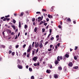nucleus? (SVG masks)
<instances>
[{
	"instance_id": "f257e3e1",
	"label": "nucleus",
	"mask_w": 79,
	"mask_h": 79,
	"mask_svg": "<svg viewBox=\"0 0 79 79\" xmlns=\"http://www.w3.org/2000/svg\"><path fill=\"white\" fill-rule=\"evenodd\" d=\"M59 61H60V56H58L57 57V60H55L54 63L55 64H58L59 63Z\"/></svg>"
},
{
	"instance_id": "f03ea898",
	"label": "nucleus",
	"mask_w": 79,
	"mask_h": 79,
	"mask_svg": "<svg viewBox=\"0 0 79 79\" xmlns=\"http://www.w3.org/2000/svg\"><path fill=\"white\" fill-rule=\"evenodd\" d=\"M35 48H37L38 47H39V44H38V42L36 43V42L35 43Z\"/></svg>"
},
{
	"instance_id": "7ed1b4c3",
	"label": "nucleus",
	"mask_w": 79,
	"mask_h": 79,
	"mask_svg": "<svg viewBox=\"0 0 79 79\" xmlns=\"http://www.w3.org/2000/svg\"><path fill=\"white\" fill-rule=\"evenodd\" d=\"M38 22H40V21H42V17H39L38 18Z\"/></svg>"
},
{
	"instance_id": "20e7f679",
	"label": "nucleus",
	"mask_w": 79,
	"mask_h": 79,
	"mask_svg": "<svg viewBox=\"0 0 79 79\" xmlns=\"http://www.w3.org/2000/svg\"><path fill=\"white\" fill-rule=\"evenodd\" d=\"M17 66H18V68L19 69H22V68H23V66L20 65L19 64Z\"/></svg>"
},
{
	"instance_id": "39448f33",
	"label": "nucleus",
	"mask_w": 79,
	"mask_h": 79,
	"mask_svg": "<svg viewBox=\"0 0 79 79\" xmlns=\"http://www.w3.org/2000/svg\"><path fill=\"white\" fill-rule=\"evenodd\" d=\"M43 47V44H42V43H40V44L39 47L40 48H42Z\"/></svg>"
},
{
	"instance_id": "423d86ee",
	"label": "nucleus",
	"mask_w": 79,
	"mask_h": 79,
	"mask_svg": "<svg viewBox=\"0 0 79 79\" xmlns=\"http://www.w3.org/2000/svg\"><path fill=\"white\" fill-rule=\"evenodd\" d=\"M68 66H70V67H71V66H73V63L72 62H70L69 63Z\"/></svg>"
},
{
	"instance_id": "0eeeda50",
	"label": "nucleus",
	"mask_w": 79,
	"mask_h": 79,
	"mask_svg": "<svg viewBox=\"0 0 79 79\" xmlns=\"http://www.w3.org/2000/svg\"><path fill=\"white\" fill-rule=\"evenodd\" d=\"M37 57L35 56L33 58L32 60H33V61H35L36 60H37Z\"/></svg>"
},
{
	"instance_id": "6e6552de",
	"label": "nucleus",
	"mask_w": 79,
	"mask_h": 79,
	"mask_svg": "<svg viewBox=\"0 0 79 79\" xmlns=\"http://www.w3.org/2000/svg\"><path fill=\"white\" fill-rule=\"evenodd\" d=\"M51 72V71L49 69H48L46 71V73H48V74H50Z\"/></svg>"
},
{
	"instance_id": "1a4fd4ad",
	"label": "nucleus",
	"mask_w": 79,
	"mask_h": 79,
	"mask_svg": "<svg viewBox=\"0 0 79 79\" xmlns=\"http://www.w3.org/2000/svg\"><path fill=\"white\" fill-rule=\"evenodd\" d=\"M19 28H21V22H19Z\"/></svg>"
},
{
	"instance_id": "9d476101",
	"label": "nucleus",
	"mask_w": 79,
	"mask_h": 79,
	"mask_svg": "<svg viewBox=\"0 0 79 79\" xmlns=\"http://www.w3.org/2000/svg\"><path fill=\"white\" fill-rule=\"evenodd\" d=\"M27 58H29V57H30V54H29V53H27Z\"/></svg>"
},
{
	"instance_id": "9b49d317",
	"label": "nucleus",
	"mask_w": 79,
	"mask_h": 79,
	"mask_svg": "<svg viewBox=\"0 0 79 79\" xmlns=\"http://www.w3.org/2000/svg\"><path fill=\"white\" fill-rule=\"evenodd\" d=\"M65 56L66 58H69V55L68 54H66L65 55Z\"/></svg>"
},
{
	"instance_id": "f8f14e48",
	"label": "nucleus",
	"mask_w": 79,
	"mask_h": 79,
	"mask_svg": "<svg viewBox=\"0 0 79 79\" xmlns=\"http://www.w3.org/2000/svg\"><path fill=\"white\" fill-rule=\"evenodd\" d=\"M67 21H69V22H71V19L69 18L67 19Z\"/></svg>"
},
{
	"instance_id": "ddd939ff",
	"label": "nucleus",
	"mask_w": 79,
	"mask_h": 79,
	"mask_svg": "<svg viewBox=\"0 0 79 79\" xmlns=\"http://www.w3.org/2000/svg\"><path fill=\"white\" fill-rule=\"evenodd\" d=\"M37 31V27H35L34 29V32H36V31Z\"/></svg>"
},
{
	"instance_id": "4468645a",
	"label": "nucleus",
	"mask_w": 79,
	"mask_h": 79,
	"mask_svg": "<svg viewBox=\"0 0 79 79\" xmlns=\"http://www.w3.org/2000/svg\"><path fill=\"white\" fill-rule=\"evenodd\" d=\"M11 26L14 29V30L16 29V27H15V26L14 25H12Z\"/></svg>"
},
{
	"instance_id": "2eb2a0df",
	"label": "nucleus",
	"mask_w": 79,
	"mask_h": 79,
	"mask_svg": "<svg viewBox=\"0 0 79 79\" xmlns=\"http://www.w3.org/2000/svg\"><path fill=\"white\" fill-rule=\"evenodd\" d=\"M31 50V49H30V48H29L28 49V50H27V52H30V51Z\"/></svg>"
},
{
	"instance_id": "dca6fc26",
	"label": "nucleus",
	"mask_w": 79,
	"mask_h": 79,
	"mask_svg": "<svg viewBox=\"0 0 79 79\" xmlns=\"http://www.w3.org/2000/svg\"><path fill=\"white\" fill-rule=\"evenodd\" d=\"M7 32H9V33H10V34L11 33V30H10L9 29H7Z\"/></svg>"
},
{
	"instance_id": "f3484780",
	"label": "nucleus",
	"mask_w": 79,
	"mask_h": 79,
	"mask_svg": "<svg viewBox=\"0 0 79 79\" xmlns=\"http://www.w3.org/2000/svg\"><path fill=\"white\" fill-rule=\"evenodd\" d=\"M59 70H60L61 71V70H62V68H61V67H58Z\"/></svg>"
},
{
	"instance_id": "a211bd4d",
	"label": "nucleus",
	"mask_w": 79,
	"mask_h": 79,
	"mask_svg": "<svg viewBox=\"0 0 79 79\" xmlns=\"http://www.w3.org/2000/svg\"><path fill=\"white\" fill-rule=\"evenodd\" d=\"M78 66H76V67H73L74 69H78Z\"/></svg>"
},
{
	"instance_id": "6ab92c4d",
	"label": "nucleus",
	"mask_w": 79,
	"mask_h": 79,
	"mask_svg": "<svg viewBox=\"0 0 79 79\" xmlns=\"http://www.w3.org/2000/svg\"><path fill=\"white\" fill-rule=\"evenodd\" d=\"M26 52H24V53H23V55H22V56H24H24H26Z\"/></svg>"
},
{
	"instance_id": "aec40b11",
	"label": "nucleus",
	"mask_w": 79,
	"mask_h": 79,
	"mask_svg": "<svg viewBox=\"0 0 79 79\" xmlns=\"http://www.w3.org/2000/svg\"><path fill=\"white\" fill-rule=\"evenodd\" d=\"M54 78H58V75H54Z\"/></svg>"
},
{
	"instance_id": "412c9836",
	"label": "nucleus",
	"mask_w": 79,
	"mask_h": 79,
	"mask_svg": "<svg viewBox=\"0 0 79 79\" xmlns=\"http://www.w3.org/2000/svg\"><path fill=\"white\" fill-rule=\"evenodd\" d=\"M54 8H55V6H52L51 7V9H52V11H53V10H54Z\"/></svg>"
},
{
	"instance_id": "4be33fe9",
	"label": "nucleus",
	"mask_w": 79,
	"mask_h": 79,
	"mask_svg": "<svg viewBox=\"0 0 79 79\" xmlns=\"http://www.w3.org/2000/svg\"><path fill=\"white\" fill-rule=\"evenodd\" d=\"M23 15H24V12H21V15H20V16H23Z\"/></svg>"
},
{
	"instance_id": "5701e85b",
	"label": "nucleus",
	"mask_w": 79,
	"mask_h": 79,
	"mask_svg": "<svg viewBox=\"0 0 79 79\" xmlns=\"http://www.w3.org/2000/svg\"><path fill=\"white\" fill-rule=\"evenodd\" d=\"M29 71H32V68H29Z\"/></svg>"
},
{
	"instance_id": "b1692460",
	"label": "nucleus",
	"mask_w": 79,
	"mask_h": 79,
	"mask_svg": "<svg viewBox=\"0 0 79 79\" xmlns=\"http://www.w3.org/2000/svg\"><path fill=\"white\" fill-rule=\"evenodd\" d=\"M27 25H25L24 26L25 29H27Z\"/></svg>"
},
{
	"instance_id": "393cba45",
	"label": "nucleus",
	"mask_w": 79,
	"mask_h": 79,
	"mask_svg": "<svg viewBox=\"0 0 79 79\" xmlns=\"http://www.w3.org/2000/svg\"><path fill=\"white\" fill-rule=\"evenodd\" d=\"M43 23H44V22H43V21H41L40 23V25H41V24H43Z\"/></svg>"
},
{
	"instance_id": "a878e982",
	"label": "nucleus",
	"mask_w": 79,
	"mask_h": 79,
	"mask_svg": "<svg viewBox=\"0 0 79 79\" xmlns=\"http://www.w3.org/2000/svg\"><path fill=\"white\" fill-rule=\"evenodd\" d=\"M35 44V42H33L32 44V47H34V45Z\"/></svg>"
},
{
	"instance_id": "bb28decb",
	"label": "nucleus",
	"mask_w": 79,
	"mask_h": 79,
	"mask_svg": "<svg viewBox=\"0 0 79 79\" xmlns=\"http://www.w3.org/2000/svg\"><path fill=\"white\" fill-rule=\"evenodd\" d=\"M42 30L43 32H44L45 31V28H43Z\"/></svg>"
},
{
	"instance_id": "cd10ccee",
	"label": "nucleus",
	"mask_w": 79,
	"mask_h": 79,
	"mask_svg": "<svg viewBox=\"0 0 79 79\" xmlns=\"http://www.w3.org/2000/svg\"><path fill=\"white\" fill-rule=\"evenodd\" d=\"M31 79H34V76H32L31 77Z\"/></svg>"
},
{
	"instance_id": "c85d7f7f",
	"label": "nucleus",
	"mask_w": 79,
	"mask_h": 79,
	"mask_svg": "<svg viewBox=\"0 0 79 79\" xmlns=\"http://www.w3.org/2000/svg\"><path fill=\"white\" fill-rule=\"evenodd\" d=\"M11 34L12 35H15V32H12V33H11Z\"/></svg>"
},
{
	"instance_id": "c756f323",
	"label": "nucleus",
	"mask_w": 79,
	"mask_h": 79,
	"mask_svg": "<svg viewBox=\"0 0 79 79\" xmlns=\"http://www.w3.org/2000/svg\"><path fill=\"white\" fill-rule=\"evenodd\" d=\"M59 59L60 60H63V58H62V56H60V57Z\"/></svg>"
},
{
	"instance_id": "7c9ffc66",
	"label": "nucleus",
	"mask_w": 79,
	"mask_h": 79,
	"mask_svg": "<svg viewBox=\"0 0 79 79\" xmlns=\"http://www.w3.org/2000/svg\"><path fill=\"white\" fill-rule=\"evenodd\" d=\"M35 53V52H34V50H33L32 53V55H34Z\"/></svg>"
},
{
	"instance_id": "2f4dec72",
	"label": "nucleus",
	"mask_w": 79,
	"mask_h": 79,
	"mask_svg": "<svg viewBox=\"0 0 79 79\" xmlns=\"http://www.w3.org/2000/svg\"><path fill=\"white\" fill-rule=\"evenodd\" d=\"M8 53H9V54H10V53H12V51H11V50H10L9 51Z\"/></svg>"
},
{
	"instance_id": "473e14b6",
	"label": "nucleus",
	"mask_w": 79,
	"mask_h": 79,
	"mask_svg": "<svg viewBox=\"0 0 79 79\" xmlns=\"http://www.w3.org/2000/svg\"><path fill=\"white\" fill-rule=\"evenodd\" d=\"M35 20V18H33L32 19V21L33 22H34V21Z\"/></svg>"
},
{
	"instance_id": "72a5a7b5",
	"label": "nucleus",
	"mask_w": 79,
	"mask_h": 79,
	"mask_svg": "<svg viewBox=\"0 0 79 79\" xmlns=\"http://www.w3.org/2000/svg\"><path fill=\"white\" fill-rule=\"evenodd\" d=\"M12 56H14V55H15V52H13L12 53Z\"/></svg>"
},
{
	"instance_id": "f704fd0d",
	"label": "nucleus",
	"mask_w": 79,
	"mask_h": 79,
	"mask_svg": "<svg viewBox=\"0 0 79 79\" xmlns=\"http://www.w3.org/2000/svg\"><path fill=\"white\" fill-rule=\"evenodd\" d=\"M10 15H8L7 16H5V18H9V17H10Z\"/></svg>"
},
{
	"instance_id": "c9c22d12",
	"label": "nucleus",
	"mask_w": 79,
	"mask_h": 79,
	"mask_svg": "<svg viewBox=\"0 0 79 79\" xmlns=\"http://www.w3.org/2000/svg\"><path fill=\"white\" fill-rule=\"evenodd\" d=\"M12 48V46H11V45L10 46L9 48V49H10V50Z\"/></svg>"
},
{
	"instance_id": "e433bc0d",
	"label": "nucleus",
	"mask_w": 79,
	"mask_h": 79,
	"mask_svg": "<svg viewBox=\"0 0 79 79\" xmlns=\"http://www.w3.org/2000/svg\"><path fill=\"white\" fill-rule=\"evenodd\" d=\"M75 48L74 49V50H77V48H78V47H77V46H75Z\"/></svg>"
},
{
	"instance_id": "4c0bfd02",
	"label": "nucleus",
	"mask_w": 79,
	"mask_h": 79,
	"mask_svg": "<svg viewBox=\"0 0 79 79\" xmlns=\"http://www.w3.org/2000/svg\"><path fill=\"white\" fill-rule=\"evenodd\" d=\"M74 60H77V57H76V56H74Z\"/></svg>"
},
{
	"instance_id": "58836bf2",
	"label": "nucleus",
	"mask_w": 79,
	"mask_h": 79,
	"mask_svg": "<svg viewBox=\"0 0 79 79\" xmlns=\"http://www.w3.org/2000/svg\"><path fill=\"white\" fill-rule=\"evenodd\" d=\"M1 47H2V48H5V46L3 45H1Z\"/></svg>"
},
{
	"instance_id": "ea45409f",
	"label": "nucleus",
	"mask_w": 79,
	"mask_h": 79,
	"mask_svg": "<svg viewBox=\"0 0 79 79\" xmlns=\"http://www.w3.org/2000/svg\"><path fill=\"white\" fill-rule=\"evenodd\" d=\"M34 65L35 66H37V63H35L34 64Z\"/></svg>"
},
{
	"instance_id": "a19ab883",
	"label": "nucleus",
	"mask_w": 79,
	"mask_h": 79,
	"mask_svg": "<svg viewBox=\"0 0 79 79\" xmlns=\"http://www.w3.org/2000/svg\"><path fill=\"white\" fill-rule=\"evenodd\" d=\"M6 20V18H4V19H3V21H5Z\"/></svg>"
},
{
	"instance_id": "79ce46f5",
	"label": "nucleus",
	"mask_w": 79,
	"mask_h": 79,
	"mask_svg": "<svg viewBox=\"0 0 79 79\" xmlns=\"http://www.w3.org/2000/svg\"><path fill=\"white\" fill-rule=\"evenodd\" d=\"M48 42L46 41L45 44V45H47V44H48Z\"/></svg>"
},
{
	"instance_id": "37998d69",
	"label": "nucleus",
	"mask_w": 79,
	"mask_h": 79,
	"mask_svg": "<svg viewBox=\"0 0 79 79\" xmlns=\"http://www.w3.org/2000/svg\"><path fill=\"white\" fill-rule=\"evenodd\" d=\"M13 23L14 24H15L16 23V20H15V19H13Z\"/></svg>"
},
{
	"instance_id": "c03bdc74",
	"label": "nucleus",
	"mask_w": 79,
	"mask_h": 79,
	"mask_svg": "<svg viewBox=\"0 0 79 79\" xmlns=\"http://www.w3.org/2000/svg\"><path fill=\"white\" fill-rule=\"evenodd\" d=\"M48 18H50V14H48Z\"/></svg>"
},
{
	"instance_id": "a18cd8bd",
	"label": "nucleus",
	"mask_w": 79,
	"mask_h": 79,
	"mask_svg": "<svg viewBox=\"0 0 79 79\" xmlns=\"http://www.w3.org/2000/svg\"><path fill=\"white\" fill-rule=\"evenodd\" d=\"M26 44H24L23 46V48H24L25 47H26Z\"/></svg>"
},
{
	"instance_id": "49530a36",
	"label": "nucleus",
	"mask_w": 79,
	"mask_h": 79,
	"mask_svg": "<svg viewBox=\"0 0 79 79\" xmlns=\"http://www.w3.org/2000/svg\"><path fill=\"white\" fill-rule=\"evenodd\" d=\"M10 19V18H6V20H7V21H9Z\"/></svg>"
},
{
	"instance_id": "de8ad7c7",
	"label": "nucleus",
	"mask_w": 79,
	"mask_h": 79,
	"mask_svg": "<svg viewBox=\"0 0 79 79\" xmlns=\"http://www.w3.org/2000/svg\"><path fill=\"white\" fill-rule=\"evenodd\" d=\"M45 63H46L45 61L43 62V64H44V65H45Z\"/></svg>"
},
{
	"instance_id": "09e8293b",
	"label": "nucleus",
	"mask_w": 79,
	"mask_h": 79,
	"mask_svg": "<svg viewBox=\"0 0 79 79\" xmlns=\"http://www.w3.org/2000/svg\"><path fill=\"white\" fill-rule=\"evenodd\" d=\"M53 39H54V37H52L51 39L50 40H53Z\"/></svg>"
},
{
	"instance_id": "8fccbe9b",
	"label": "nucleus",
	"mask_w": 79,
	"mask_h": 79,
	"mask_svg": "<svg viewBox=\"0 0 79 79\" xmlns=\"http://www.w3.org/2000/svg\"><path fill=\"white\" fill-rule=\"evenodd\" d=\"M36 14H40V12H36Z\"/></svg>"
},
{
	"instance_id": "3c124183",
	"label": "nucleus",
	"mask_w": 79,
	"mask_h": 79,
	"mask_svg": "<svg viewBox=\"0 0 79 79\" xmlns=\"http://www.w3.org/2000/svg\"><path fill=\"white\" fill-rule=\"evenodd\" d=\"M44 26H47V23H45L44 24Z\"/></svg>"
},
{
	"instance_id": "603ef678",
	"label": "nucleus",
	"mask_w": 79,
	"mask_h": 79,
	"mask_svg": "<svg viewBox=\"0 0 79 79\" xmlns=\"http://www.w3.org/2000/svg\"><path fill=\"white\" fill-rule=\"evenodd\" d=\"M51 35V33H50L49 35H48V38L49 37H50V35Z\"/></svg>"
},
{
	"instance_id": "864d4df0",
	"label": "nucleus",
	"mask_w": 79,
	"mask_h": 79,
	"mask_svg": "<svg viewBox=\"0 0 79 79\" xmlns=\"http://www.w3.org/2000/svg\"><path fill=\"white\" fill-rule=\"evenodd\" d=\"M31 46H32L31 44L30 46H29V48L31 49Z\"/></svg>"
},
{
	"instance_id": "5fc2aeb1",
	"label": "nucleus",
	"mask_w": 79,
	"mask_h": 79,
	"mask_svg": "<svg viewBox=\"0 0 79 79\" xmlns=\"http://www.w3.org/2000/svg\"><path fill=\"white\" fill-rule=\"evenodd\" d=\"M58 27L59 28H60V29H61V25H59Z\"/></svg>"
},
{
	"instance_id": "6e6d98bb",
	"label": "nucleus",
	"mask_w": 79,
	"mask_h": 79,
	"mask_svg": "<svg viewBox=\"0 0 79 79\" xmlns=\"http://www.w3.org/2000/svg\"><path fill=\"white\" fill-rule=\"evenodd\" d=\"M18 47H19V45H17L16 46V48H18Z\"/></svg>"
},
{
	"instance_id": "4d7b16f0",
	"label": "nucleus",
	"mask_w": 79,
	"mask_h": 79,
	"mask_svg": "<svg viewBox=\"0 0 79 79\" xmlns=\"http://www.w3.org/2000/svg\"><path fill=\"white\" fill-rule=\"evenodd\" d=\"M39 48H38L36 51V53H37L38 52V51H39V50H38Z\"/></svg>"
},
{
	"instance_id": "13d9d810",
	"label": "nucleus",
	"mask_w": 79,
	"mask_h": 79,
	"mask_svg": "<svg viewBox=\"0 0 79 79\" xmlns=\"http://www.w3.org/2000/svg\"><path fill=\"white\" fill-rule=\"evenodd\" d=\"M46 21H47V22H48L49 21V19L48 18H47L46 19Z\"/></svg>"
},
{
	"instance_id": "bf43d9fd",
	"label": "nucleus",
	"mask_w": 79,
	"mask_h": 79,
	"mask_svg": "<svg viewBox=\"0 0 79 79\" xmlns=\"http://www.w3.org/2000/svg\"><path fill=\"white\" fill-rule=\"evenodd\" d=\"M17 38H18V35H16L15 36V39H17Z\"/></svg>"
},
{
	"instance_id": "052dcab7",
	"label": "nucleus",
	"mask_w": 79,
	"mask_h": 79,
	"mask_svg": "<svg viewBox=\"0 0 79 79\" xmlns=\"http://www.w3.org/2000/svg\"><path fill=\"white\" fill-rule=\"evenodd\" d=\"M50 33H52V29H50L49 30Z\"/></svg>"
},
{
	"instance_id": "680f3d73",
	"label": "nucleus",
	"mask_w": 79,
	"mask_h": 79,
	"mask_svg": "<svg viewBox=\"0 0 79 79\" xmlns=\"http://www.w3.org/2000/svg\"><path fill=\"white\" fill-rule=\"evenodd\" d=\"M37 64L38 66H39V65L40 64V63L39 62Z\"/></svg>"
},
{
	"instance_id": "e2e57ef3",
	"label": "nucleus",
	"mask_w": 79,
	"mask_h": 79,
	"mask_svg": "<svg viewBox=\"0 0 79 79\" xmlns=\"http://www.w3.org/2000/svg\"><path fill=\"white\" fill-rule=\"evenodd\" d=\"M28 67H29V66H28V65H27L26 66V68H27V69H28Z\"/></svg>"
},
{
	"instance_id": "0e129e2a",
	"label": "nucleus",
	"mask_w": 79,
	"mask_h": 79,
	"mask_svg": "<svg viewBox=\"0 0 79 79\" xmlns=\"http://www.w3.org/2000/svg\"><path fill=\"white\" fill-rule=\"evenodd\" d=\"M48 52H50V51L52 50V49H48Z\"/></svg>"
},
{
	"instance_id": "69168bd1",
	"label": "nucleus",
	"mask_w": 79,
	"mask_h": 79,
	"mask_svg": "<svg viewBox=\"0 0 79 79\" xmlns=\"http://www.w3.org/2000/svg\"><path fill=\"white\" fill-rule=\"evenodd\" d=\"M60 43H58L57 44L58 47H60Z\"/></svg>"
},
{
	"instance_id": "338daca9",
	"label": "nucleus",
	"mask_w": 79,
	"mask_h": 79,
	"mask_svg": "<svg viewBox=\"0 0 79 79\" xmlns=\"http://www.w3.org/2000/svg\"><path fill=\"white\" fill-rule=\"evenodd\" d=\"M16 55L17 56H18V53L17 52H16Z\"/></svg>"
},
{
	"instance_id": "774afa93",
	"label": "nucleus",
	"mask_w": 79,
	"mask_h": 79,
	"mask_svg": "<svg viewBox=\"0 0 79 79\" xmlns=\"http://www.w3.org/2000/svg\"><path fill=\"white\" fill-rule=\"evenodd\" d=\"M42 11H46V10L45 9H43V10Z\"/></svg>"
}]
</instances>
